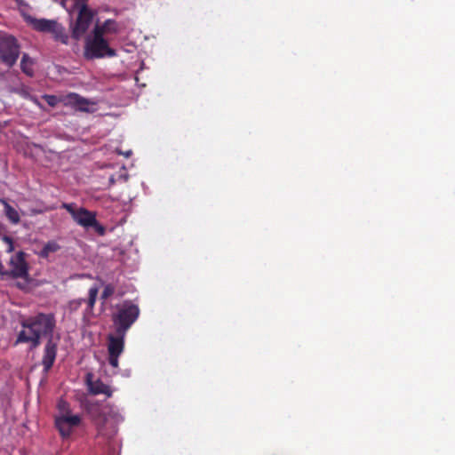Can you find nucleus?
I'll return each instance as SVG.
<instances>
[{
	"label": "nucleus",
	"mask_w": 455,
	"mask_h": 455,
	"mask_svg": "<svg viewBox=\"0 0 455 455\" xmlns=\"http://www.w3.org/2000/svg\"><path fill=\"white\" fill-rule=\"evenodd\" d=\"M127 332L108 335L107 349H108V363L114 368L119 367V356L124 353V338Z\"/></svg>",
	"instance_id": "6e6552de"
},
{
	"label": "nucleus",
	"mask_w": 455,
	"mask_h": 455,
	"mask_svg": "<svg viewBox=\"0 0 455 455\" xmlns=\"http://www.w3.org/2000/svg\"><path fill=\"white\" fill-rule=\"evenodd\" d=\"M60 250V245L57 242L52 240L48 241L38 253L39 258L47 259L51 253L57 252Z\"/></svg>",
	"instance_id": "f3484780"
},
{
	"label": "nucleus",
	"mask_w": 455,
	"mask_h": 455,
	"mask_svg": "<svg viewBox=\"0 0 455 455\" xmlns=\"http://www.w3.org/2000/svg\"><path fill=\"white\" fill-rule=\"evenodd\" d=\"M2 241H4L5 244H7V249H5V251H7L8 253H11L14 251L13 240L11 237L4 235V237H2Z\"/></svg>",
	"instance_id": "4be33fe9"
},
{
	"label": "nucleus",
	"mask_w": 455,
	"mask_h": 455,
	"mask_svg": "<svg viewBox=\"0 0 455 455\" xmlns=\"http://www.w3.org/2000/svg\"><path fill=\"white\" fill-rule=\"evenodd\" d=\"M20 67H21V70L24 74L28 76H33V60L30 57H28V53L22 54L21 63H20Z\"/></svg>",
	"instance_id": "a211bd4d"
},
{
	"label": "nucleus",
	"mask_w": 455,
	"mask_h": 455,
	"mask_svg": "<svg viewBox=\"0 0 455 455\" xmlns=\"http://www.w3.org/2000/svg\"><path fill=\"white\" fill-rule=\"evenodd\" d=\"M115 292V287L112 284H106L105 288H103L100 299L105 301L109 299Z\"/></svg>",
	"instance_id": "aec40b11"
},
{
	"label": "nucleus",
	"mask_w": 455,
	"mask_h": 455,
	"mask_svg": "<svg viewBox=\"0 0 455 455\" xmlns=\"http://www.w3.org/2000/svg\"><path fill=\"white\" fill-rule=\"evenodd\" d=\"M85 383H87L89 393L94 395H106L107 397H111L112 390L110 387L104 384L101 379L92 380V373H88L87 376H85Z\"/></svg>",
	"instance_id": "f8f14e48"
},
{
	"label": "nucleus",
	"mask_w": 455,
	"mask_h": 455,
	"mask_svg": "<svg viewBox=\"0 0 455 455\" xmlns=\"http://www.w3.org/2000/svg\"><path fill=\"white\" fill-rule=\"evenodd\" d=\"M22 330L19 331L14 346L28 344V349L33 350L41 344V338L49 336L52 339L55 320L52 314L38 313L28 316L21 322Z\"/></svg>",
	"instance_id": "f257e3e1"
},
{
	"label": "nucleus",
	"mask_w": 455,
	"mask_h": 455,
	"mask_svg": "<svg viewBox=\"0 0 455 455\" xmlns=\"http://www.w3.org/2000/svg\"><path fill=\"white\" fill-rule=\"evenodd\" d=\"M1 204L4 205V212L5 217L9 220L12 224H18L20 222V215L16 209H14L11 204L6 202L4 199H0Z\"/></svg>",
	"instance_id": "2eb2a0df"
},
{
	"label": "nucleus",
	"mask_w": 455,
	"mask_h": 455,
	"mask_svg": "<svg viewBox=\"0 0 455 455\" xmlns=\"http://www.w3.org/2000/svg\"><path fill=\"white\" fill-rule=\"evenodd\" d=\"M118 154L119 155H123V156H124L125 157L128 158L130 156H132V151L131 150L126 151V152L118 151Z\"/></svg>",
	"instance_id": "5701e85b"
},
{
	"label": "nucleus",
	"mask_w": 455,
	"mask_h": 455,
	"mask_svg": "<svg viewBox=\"0 0 455 455\" xmlns=\"http://www.w3.org/2000/svg\"><path fill=\"white\" fill-rule=\"evenodd\" d=\"M44 100H45V103L49 105V107L54 108L59 103V99L56 96L53 95H44Z\"/></svg>",
	"instance_id": "412c9836"
},
{
	"label": "nucleus",
	"mask_w": 455,
	"mask_h": 455,
	"mask_svg": "<svg viewBox=\"0 0 455 455\" xmlns=\"http://www.w3.org/2000/svg\"><path fill=\"white\" fill-rule=\"evenodd\" d=\"M61 208L70 213L72 220L85 230L92 229L98 235H106V228L97 220L95 212L88 211L83 207L76 208L72 204L63 203Z\"/></svg>",
	"instance_id": "20e7f679"
},
{
	"label": "nucleus",
	"mask_w": 455,
	"mask_h": 455,
	"mask_svg": "<svg viewBox=\"0 0 455 455\" xmlns=\"http://www.w3.org/2000/svg\"><path fill=\"white\" fill-rule=\"evenodd\" d=\"M140 315V309L132 300H124V303L116 306V310L111 315L116 333L127 332Z\"/></svg>",
	"instance_id": "f03ea898"
},
{
	"label": "nucleus",
	"mask_w": 455,
	"mask_h": 455,
	"mask_svg": "<svg viewBox=\"0 0 455 455\" xmlns=\"http://www.w3.org/2000/svg\"><path fill=\"white\" fill-rule=\"evenodd\" d=\"M20 55V44L16 37L0 32V61L6 67L12 68Z\"/></svg>",
	"instance_id": "423d86ee"
},
{
	"label": "nucleus",
	"mask_w": 455,
	"mask_h": 455,
	"mask_svg": "<svg viewBox=\"0 0 455 455\" xmlns=\"http://www.w3.org/2000/svg\"><path fill=\"white\" fill-rule=\"evenodd\" d=\"M28 23L32 28L41 33L52 34L54 40L61 42V44H68V36L61 24L53 20L47 19H28Z\"/></svg>",
	"instance_id": "0eeeda50"
},
{
	"label": "nucleus",
	"mask_w": 455,
	"mask_h": 455,
	"mask_svg": "<svg viewBox=\"0 0 455 455\" xmlns=\"http://www.w3.org/2000/svg\"><path fill=\"white\" fill-rule=\"evenodd\" d=\"M99 288L95 285L89 288L88 299H76L69 302V308L72 311L79 309L83 303L87 304L88 310H92L95 301L97 300Z\"/></svg>",
	"instance_id": "ddd939ff"
},
{
	"label": "nucleus",
	"mask_w": 455,
	"mask_h": 455,
	"mask_svg": "<svg viewBox=\"0 0 455 455\" xmlns=\"http://www.w3.org/2000/svg\"><path fill=\"white\" fill-rule=\"evenodd\" d=\"M75 5L78 9V14L76 21L70 25L71 37L80 40L92 25L95 12L86 4V0H76Z\"/></svg>",
	"instance_id": "39448f33"
},
{
	"label": "nucleus",
	"mask_w": 455,
	"mask_h": 455,
	"mask_svg": "<svg viewBox=\"0 0 455 455\" xmlns=\"http://www.w3.org/2000/svg\"><path fill=\"white\" fill-rule=\"evenodd\" d=\"M97 31L100 32V36L106 35H116L120 32L119 23L112 19H107L102 24L94 25L92 34L95 35Z\"/></svg>",
	"instance_id": "4468645a"
},
{
	"label": "nucleus",
	"mask_w": 455,
	"mask_h": 455,
	"mask_svg": "<svg viewBox=\"0 0 455 455\" xmlns=\"http://www.w3.org/2000/svg\"><path fill=\"white\" fill-rule=\"evenodd\" d=\"M58 414L56 416H74L71 413L70 405L65 400H60L57 403Z\"/></svg>",
	"instance_id": "6ab92c4d"
},
{
	"label": "nucleus",
	"mask_w": 455,
	"mask_h": 455,
	"mask_svg": "<svg viewBox=\"0 0 455 455\" xmlns=\"http://www.w3.org/2000/svg\"><path fill=\"white\" fill-rule=\"evenodd\" d=\"M70 99V102L74 104L76 110H80L83 112H90L89 109V101L87 99L83 98L76 93H71L68 96Z\"/></svg>",
	"instance_id": "dca6fc26"
},
{
	"label": "nucleus",
	"mask_w": 455,
	"mask_h": 455,
	"mask_svg": "<svg viewBox=\"0 0 455 455\" xmlns=\"http://www.w3.org/2000/svg\"><path fill=\"white\" fill-rule=\"evenodd\" d=\"M57 343L52 340V338H49L44 346L43 360H41L44 372L47 373L52 368L55 358L57 357Z\"/></svg>",
	"instance_id": "9b49d317"
},
{
	"label": "nucleus",
	"mask_w": 455,
	"mask_h": 455,
	"mask_svg": "<svg viewBox=\"0 0 455 455\" xmlns=\"http://www.w3.org/2000/svg\"><path fill=\"white\" fill-rule=\"evenodd\" d=\"M80 423L81 417L79 414L73 416H54V426H56L62 439L69 438L75 428L80 426Z\"/></svg>",
	"instance_id": "1a4fd4ad"
},
{
	"label": "nucleus",
	"mask_w": 455,
	"mask_h": 455,
	"mask_svg": "<svg viewBox=\"0 0 455 455\" xmlns=\"http://www.w3.org/2000/svg\"><path fill=\"white\" fill-rule=\"evenodd\" d=\"M116 56V51L112 49L109 43L100 32L96 35L91 33L84 38V57L85 60H92L103 58H114Z\"/></svg>",
	"instance_id": "7ed1b4c3"
},
{
	"label": "nucleus",
	"mask_w": 455,
	"mask_h": 455,
	"mask_svg": "<svg viewBox=\"0 0 455 455\" xmlns=\"http://www.w3.org/2000/svg\"><path fill=\"white\" fill-rule=\"evenodd\" d=\"M26 257L27 254L22 251L12 256L9 260L10 270L5 274L12 278H27L28 275V266Z\"/></svg>",
	"instance_id": "9d476101"
}]
</instances>
